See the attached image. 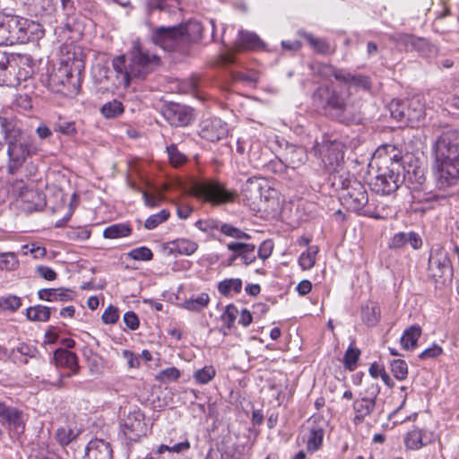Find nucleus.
I'll list each match as a JSON object with an SVG mask.
<instances>
[{
	"label": "nucleus",
	"mask_w": 459,
	"mask_h": 459,
	"mask_svg": "<svg viewBox=\"0 0 459 459\" xmlns=\"http://www.w3.org/2000/svg\"><path fill=\"white\" fill-rule=\"evenodd\" d=\"M209 301L210 298L207 293H200L186 299L182 307L190 311H200L208 306Z\"/></svg>",
	"instance_id": "41"
},
{
	"label": "nucleus",
	"mask_w": 459,
	"mask_h": 459,
	"mask_svg": "<svg viewBox=\"0 0 459 459\" xmlns=\"http://www.w3.org/2000/svg\"><path fill=\"white\" fill-rule=\"evenodd\" d=\"M22 305L21 299L17 296H8L0 298V309L15 311Z\"/></svg>",
	"instance_id": "58"
},
{
	"label": "nucleus",
	"mask_w": 459,
	"mask_h": 459,
	"mask_svg": "<svg viewBox=\"0 0 459 459\" xmlns=\"http://www.w3.org/2000/svg\"><path fill=\"white\" fill-rule=\"evenodd\" d=\"M325 421L316 417L307 420V449L313 453L319 449L324 437Z\"/></svg>",
	"instance_id": "21"
},
{
	"label": "nucleus",
	"mask_w": 459,
	"mask_h": 459,
	"mask_svg": "<svg viewBox=\"0 0 459 459\" xmlns=\"http://www.w3.org/2000/svg\"><path fill=\"white\" fill-rule=\"evenodd\" d=\"M402 177L403 182L410 184V187L413 189L419 188L426 181L424 169L420 167L414 168L412 170L408 169L406 173L402 174Z\"/></svg>",
	"instance_id": "35"
},
{
	"label": "nucleus",
	"mask_w": 459,
	"mask_h": 459,
	"mask_svg": "<svg viewBox=\"0 0 459 459\" xmlns=\"http://www.w3.org/2000/svg\"><path fill=\"white\" fill-rule=\"evenodd\" d=\"M421 334V328L419 325H411L407 328L401 337V345L405 350H413L417 345L418 339Z\"/></svg>",
	"instance_id": "33"
},
{
	"label": "nucleus",
	"mask_w": 459,
	"mask_h": 459,
	"mask_svg": "<svg viewBox=\"0 0 459 459\" xmlns=\"http://www.w3.org/2000/svg\"><path fill=\"white\" fill-rule=\"evenodd\" d=\"M169 217V212L168 210H161L156 214H152L147 218L144 223V227L147 230H153L160 223L166 221Z\"/></svg>",
	"instance_id": "55"
},
{
	"label": "nucleus",
	"mask_w": 459,
	"mask_h": 459,
	"mask_svg": "<svg viewBox=\"0 0 459 459\" xmlns=\"http://www.w3.org/2000/svg\"><path fill=\"white\" fill-rule=\"evenodd\" d=\"M181 33L182 31L178 26H160L154 30L152 41L164 50L170 51L182 42Z\"/></svg>",
	"instance_id": "17"
},
{
	"label": "nucleus",
	"mask_w": 459,
	"mask_h": 459,
	"mask_svg": "<svg viewBox=\"0 0 459 459\" xmlns=\"http://www.w3.org/2000/svg\"><path fill=\"white\" fill-rule=\"evenodd\" d=\"M127 256L135 261H150L153 257V253L147 247H140L128 252Z\"/></svg>",
	"instance_id": "56"
},
{
	"label": "nucleus",
	"mask_w": 459,
	"mask_h": 459,
	"mask_svg": "<svg viewBox=\"0 0 459 459\" xmlns=\"http://www.w3.org/2000/svg\"><path fill=\"white\" fill-rule=\"evenodd\" d=\"M310 69L314 74L320 76L322 79H329L333 76L337 80V74L342 69H338L332 65L315 62L310 65Z\"/></svg>",
	"instance_id": "36"
},
{
	"label": "nucleus",
	"mask_w": 459,
	"mask_h": 459,
	"mask_svg": "<svg viewBox=\"0 0 459 459\" xmlns=\"http://www.w3.org/2000/svg\"><path fill=\"white\" fill-rule=\"evenodd\" d=\"M7 30H9V43H26L43 35L40 24L21 16H7Z\"/></svg>",
	"instance_id": "6"
},
{
	"label": "nucleus",
	"mask_w": 459,
	"mask_h": 459,
	"mask_svg": "<svg viewBox=\"0 0 459 459\" xmlns=\"http://www.w3.org/2000/svg\"><path fill=\"white\" fill-rule=\"evenodd\" d=\"M74 291L65 288L41 289L38 291V297L41 300L49 302H65L74 299Z\"/></svg>",
	"instance_id": "29"
},
{
	"label": "nucleus",
	"mask_w": 459,
	"mask_h": 459,
	"mask_svg": "<svg viewBox=\"0 0 459 459\" xmlns=\"http://www.w3.org/2000/svg\"><path fill=\"white\" fill-rule=\"evenodd\" d=\"M119 318L117 307L109 306L106 308L102 315V320L105 324H115Z\"/></svg>",
	"instance_id": "64"
},
{
	"label": "nucleus",
	"mask_w": 459,
	"mask_h": 459,
	"mask_svg": "<svg viewBox=\"0 0 459 459\" xmlns=\"http://www.w3.org/2000/svg\"><path fill=\"white\" fill-rule=\"evenodd\" d=\"M161 115L172 126H186L195 119L194 109L186 105L170 102L161 108Z\"/></svg>",
	"instance_id": "15"
},
{
	"label": "nucleus",
	"mask_w": 459,
	"mask_h": 459,
	"mask_svg": "<svg viewBox=\"0 0 459 459\" xmlns=\"http://www.w3.org/2000/svg\"><path fill=\"white\" fill-rule=\"evenodd\" d=\"M349 89L344 91L325 84L319 86L313 94L314 104L325 113L338 119L344 117L348 109Z\"/></svg>",
	"instance_id": "3"
},
{
	"label": "nucleus",
	"mask_w": 459,
	"mask_h": 459,
	"mask_svg": "<svg viewBox=\"0 0 459 459\" xmlns=\"http://www.w3.org/2000/svg\"><path fill=\"white\" fill-rule=\"evenodd\" d=\"M370 393L368 395H361L356 398L352 404L354 411L353 423L359 425L364 422L366 418L372 415L377 407V398L380 392V387L377 385L370 386Z\"/></svg>",
	"instance_id": "14"
},
{
	"label": "nucleus",
	"mask_w": 459,
	"mask_h": 459,
	"mask_svg": "<svg viewBox=\"0 0 459 459\" xmlns=\"http://www.w3.org/2000/svg\"><path fill=\"white\" fill-rule=\"evenodd\" d=\"M1 133L4 134L7 144L10 142H17L25 139L22 136V129L19 123L13 119L4 117H0Z\"/></svg>",
	"instance_id": "28"
},
{
	"label": "nucleus",
	"mask_w": 459,
	"mask_h": 459,
	"mask_svg": "<svg viewBox=\"0 0 459 459\" xmlns=\"http://www.w3.org/2000/svg\"><path fill=\"white\" fill-rule=\"evenodd\" d=\"M26 421L27 416L22 410L0 401V424L7 429L12 438L24 433Z\"/></svg>",
	"instance_id": "10"
},
{
	"label": "nucleus",
	"mask_w": 459,
	"mask_h": 459,
	"mask_svg": "<svg viewBox=\"0 0 459 459\" xmlns=\"http://www.w3.org/2000/svg\"><path fill=\"white\" fill-rule=\"evenodd\" d=\"M55 131L65 135L73 136L77 133L75 124L72 121H61L55 125Z\"/></svg>",
	"instance_id": "61"
},
{
	"label": "nucleus",
	"mask_w": 459,
	"mask_h": 459,
	"mask_svg": "<svg viewBox=\"0 0 459 459\" xmlns=\"http://www.w3.org/2000/svg\"><path fill=\"white\" fill-rule=\"evenodd\" d=\"M189 448H190V443L186 440V441L175 444L171 446H169L167 445H160L155 451V454L162 455L166 452H168L169 454H171V453L180 454V453L188 451Z\"/></svg>",
	"instance_id": "53"
},
{
	"label": "nucleus",
	"mask_w": 459,
	"mask_h": 459,
	"mask_svg": "<svg viewBox=\"0 0 459 459\" xmlns=\"http://www.w3.org/2000/svg\"><path fill=\"white\" fill-rule=\"evenodd\" d=\"M390 39L395 42L401 49L412 51L415 49L419 38L411 34H396L390 36Z\"/></svg>",
	"instance_id": "42"
},
{
	"label": "nucleus",
	"mask_w": 459,
	"mask_h": 459,
	"mask_svg": "<svg viewBox=\"0 0 459 459\" xmlns=\"http://www.w3.org/2000/svg\"><path fill=\"white\" fill-rule=\"evenodd\" d=\"M16 65V57L13 54H8L0 49V85L16 87L22 80L26 78L28 74L23 77L13 74L11 69L14 71Z\"/></svg>",
	"instance_id": "19"
},
{
	"label": "nucleus",
	"mask_w": 459,
	"mask_h": 459,
	"mask_svg": "<svg viewBox=\"0 0 459 459\" xmlns=\"http://www.w3.org/2000/svg\"><path fill=\"white\" fill-rule=\"evenodd\" d=\"M314 148L332 179L335 174L347 172L343 169L344 145L341 142L325 139L321 143H316Z\"/></svg>",
	"instance_id": "4"
},
{
	"label": "nucleus",
	"mask_w": 459,
	"mask_h": 459,
	"mask_svg": "<svg viewBox=\"0 0 459 459\" xmlns=\"http://www.w3.org/2000/svg\"><path fill=\"white\" fill-rule=\"evenodd\" d=\"M333 185L342 190L341 200L349 210L359 212L368 204V197L364 185L349 172L335 174Z\"/></svg>",
	"instance_id": "2"
},
{
	"label": "nucleus",
	"mask_w": 459,
	"mask_h": 459,
	"mask_svg": "<svg viewBox=\"0 0 459 459\" xmlns=\"http://www.w3.org/2000/svg\"><path fill=\"white\" fill-rule=\"evenodd\" d=\"M227 248L232 252H238V255L241 257L243 263L247 265L255 262V245L243 242H230L227 244Z\"/></svg>",
	"instance_id": "30"
},
{
	"label": "nucleus",
	"mask_w": 459,
	"mask_h": 459,
	"mask_svg": "<svg viewBox=\"0 0 459 459\" xmlns=\"http://www.w3.org/2000/svg\"><path fill=\"white\" fill-rule=\"evenodd\" d=\"M158 62V57L155 55L150 56L139 46L134 47L128 64V73L131 74V79H144Z\"/></svg>",
	"instance_id": "12"
},
{
	"label": "nucleus",
	"mask_w": 459,
	"mask_h": 459,
	"mask_svg": "<svg viewBox=\"0 0 459 459\" xmlns=\"http://www.w3.org/2000/svg\"><path fill=\"white\" fill-rule=\"evenodd\" d=\"M147 430L144 414L138 409L129 411L120 423V431L128 443L139 441Z\"/></svg>",
	"instance_id": "11"
},
{
	"label": "nucleus",
	"mask_w": 459,
	"mask_h": 459,
	"mask_svg": "<svg viewBox=\"0 0 459 459\" xmlns=\"http://www.w3.org/2000/svg\"><path fill=\"white\" fill-rule=\"evenodd\" d=\"M264 185V180L260 178H249L247 179L241 187L243 200L250 206L256 204L258 201L262 200Z\"/></svg>",
	"instance_id": "22"
},
{
	"label": "nucleus",
	"mask_w": 459,
	"mask_h": 459,
	"mask_svg": "<svg viewBox=\"0 0 459 459\" xmlns=\"http://www.w3.org/2000/svg\"><path fill=\"white\" fill-rule=\"evenodd\" d=\"M26 316L31 321L46 322L50 317V308L41 305L30 307L27 309Z\"/></svg>",
	"instance_id": "43"
},
{
	"label": "nucleus",
	"mask_w": 459,
	"mask_h": 459,
	"mask_svg": "<svg viewBox=\"0 0 459 459\" xmlns=\"http://www.w3.org/2000/svg\"><path fill=\"white\" fill-rule=\"evenodd\" d=\"M429 271L432 277L441 278L452 271L451 261L447 252L439 245L434 246L429 254Z\"/></svg>",
	"instance_id": "16"
},
{
	"label": "nucleus",
	"mask_w": 459,
	"mask_h": 459,
	"mask_svg": "<svg viewBox=\"0 0 459 459\" xmlns=\"http://www.w3.org/2000/svg\"><path fill=\"white\" fill-rule=\"evenodd\" d=\"M414 50L417 51L421 56L427 58H432L437 55V47L429 42L424 38H419Z\"/></svg>",
	"instance_id": "45"
},
{
	"label": "nucleus",
	"mask_w": 459,
	"mask_h": 459,
	"mask_svg": "<svg viewBox=\"0 0 459 459\" xmlns=\"http://www.w3.org/2000/svg\"><path fill=\"white\" fill-rule=\"evenodd\" d=\"M77 436L78 432L70 427H60L56 432V439L62 446L69 445Z\"/></svg>",
	"instance_id": "48"
},
{
	"label": "nucleus",
	"mask_w": 459,
	"mask_h": 459,
	"mask_svg": "<svg viewBox=\"0 0 459 459\" xmlns=\"http://www.w3.org/2000/svg\"><path fill=\"white\" fill-rule=\"evenodd\" d=\"M78 79L74 80L72 69L67 63H62L48 74V86L52 91L72 93L76 90Z\"/></svg>",
	"instance_id": "13"
},
{
	"label": "nucleus",
	"mask_w": 459,
	"mask_h": 459,
	"mask_svg": "<svg viewBox=\"0 0 459 459\" xmlns=\"http://www.w3.org/2000/svg\"><path fill=\"white\" fill-rule=\"evenodd\" d=\"M199 135L210 142H219L228 134L227 124L218 117L203 119L199 124Z\"/></svg>",
	"instance_id": "18"
},
{
	"label": "nucleus",
	"mask_w": 459,
	"mask_h": 459,
	"mask_svg": "<svg viewBox=\"0 0 459 459\" xmlns=\"http://www.w3.org/2000/svg\"><path fill=\"white\" fill-rule=\"evenodd\" d=\"M385 160L391 161V167H386L378 173L375 178L373 186L376 192L382 195H390L395 192L403 183L401 173L402 170L403 171V168L399 163V158L396 154L393 157H386Z\"/></svg>",
	"instance_id": "8"
},
{
	"label": "nucleus",
	"mask_w": 459,
	"mask_h": 459,
	"mask_svg": "<svg viewBox=\"0 0 459 459\" xmlns=\"http://www.w3.org/2000/svg\"><path fill=\"white\" fill-rule=\"evenodd\" d=\"M434 175L437 185L446 189L459 180V132L450 128L444 131L434 146Z\"/></svg>",
	"instance_id": "1"
},
{
	"label": "nucleus",
	"mask_w": 459,
	"mask_h": 459,
	"mask_svg": "<svg viewBox=\"0 0 459 459\" xmlns=\"http://www.w3.org/2000/svg\"><path fill=\"white\" fill-rule=\"evenodd\" d=\"M216 375V370L213 366H204L203 368L196 370L194 373V379L199 385H206L212 381Z\"/></svg>",
	"instance_id": "47"
},
{
	"label": "nucleus",
	"mask_w": 459,
	"mask_h": 459,
	"mask_svg": "<svg viewBox=\"0 0 459 459\" xmlns=\"http://www.w3.org/2000/svg\"><path fill=\"white\" fill-rule=\"evenodd\" d=\"M318 247L316 246L308 247L306 252H303L299 258V263L303 270L311 269L316 263V255L318 253Z\"/></svg>",
	"instance_id": "46"
},
{
	"label": "nucleus",
	"mask_w": 459,
	"mask_h": 459,
	"mask_svg": "<svg viewBox=\"0 0 459 459\" xmlns=\"http://www.w3.org/2000/svg\"><path fill=\"white\" fill-rule=\"evenodd\" d=\"M113 68L117 74V86L127 87L130 84L131 74L128 73V65H126L124 56H117L112 62Z\"/></svg>",
	"instance_id": "31"
},
{
	"label": "nucleus",
	"mask_w": 459,
	"mask_h": 459,
	"mask_svg": "<svg viewBox=\"0 0 459 459\" xmlns=\"http://www.w3.org/2000/svg\"><path fill=\"white\" fill-rule=\"evenodd\" d=\"M263 47V41L255 33L240 30L238 39L234 42L233 49L235 52H240L245 50H255Z\"/></svg>",
	"instance_id": "24"
},
{
	"label": "nucleus",
	"mask_w": 459,
	"mask_h": 459,
	"mask_svg": "<svg viewBox=\"0 0 459 459\" xmlns=\"http://www.w3.org/2000/svg\"><path fill=\"white\" fill-rule=\"evenodd\" d=\"M304 37L316 53L325 55L331 52V47L325 39L315 38L311 34H305Z\"/></svg>",
	"instance_id": "49"
},
{
	"label": "nucleus",
	"mask_w": 459,
	"mask_h": 459,
	"mask_svg": "<svg viewBox=\"0 0 459 459\" xmlns=\"http://www.w3.org/2000/svg\"><path fill=\"white\" fill-rule=\"evenodd\" d=\"M359 355L360 351L359 349L354 348L352 345L349 346L343 357V364L345 368L351 371L354 370L357 367Z\"/></svg>",
	"instance_id": "50"
},
{
	"label": "nucleus",
	"mask_w": 459,
	"mask_h": 459,
	"mask_svg": "<svg viewBox=\"0 0 459 459\" xmlns=\"http://www.w3.org/2000/svg\"><path fill=\"white\" fill-rule=\"evenodd\" d=\"M379 317L380 309L377 305L373 303H368L362 307L361 318L362 321L368 326L377 325Z\"/></svg>",
	"instance_id": "39"
},
{
	"label": "nucleus",
	"mask_w": 459,
	"mask_h": 459,
	"mask_svg": "<svg viewBox=\"0 0 459 459\" xmlns=\"http://www.w3.org/2000/svg\"><path fill=\"white\" fill-rule=\"evenodd\" d=\"M113 450L108 442L103 439L91 440L85 449L83 459H112Z\"/></svg>",
	"instance_id": "23"
},
{
	"label": "nucleus",
	"mask_w": 459,
	"mask_h": 459,
	"mask_svg": "<svg viewBox=\"0 0 459 459\" xmlns=\"http://www.w3.org/2000/svg\"><path fill=\"white\" fill-rule=\"evenodd\" d=\"M238 314V310L234 305L227 306L225 311L221 315V321L223 322V325L228 328H231L235 323Z\"/></svg>",
	"instance_id": "60"
},
{
	"label": "nucleus",
	"mask_w": 459,
	"mask_h": 459,
	"mask_svg": "<svg viewBox=\"0 0 459 459\" xmlns=\"http://www.w3.org/2000/svg\"><path fill=\"white\" fill-rule=\"evenodd\" d=\"M122 357L126 361L129 368H138L141 366L140 356L134 353L129 350H124L122 351Z\"/></svg>",
	"instance_id": "63"
},
{
	"label": "nucleus",
	"mask_w": 459,
	"mask_h": 459,
	"mask_svg": "<svg viewBox=\"0 0 459 459\" xmlns=\"http://www.w3.org/2000/svg\"><path fill=\"white\" fill-rule=\"evenodd\" d=\"M9 193L21 202V208L26 212L41 210L46 205L44 195L22 179L12 181Z\"/></svg>",
	"instance_id": "5"
},
{
	"label": "nucleus",
	"mask_w": 459,
	"mask_h": 459,
	"mask_svg": "<svg viewBox=\"0 0 459 459\" xmlns=\"http://www.w3.org/2000/svg\"><path fill=\"white\" fill-rule=\"evenodd\" d=\"M178 27H180V30L182 31V41H197L202 38L204 27L199 22L195 20L189 21L185 24H180Z\"/></svg>",
	"instance_id": "32"
},
{
	"label": "nucleus",
	"mask_w": 459,
	"mask_h": 459,
	"mask_svg": "<svg viewBox=\"0 0 459 459\" xmlns=\"http://www.w3.org/2000/svg\"><path fill=\"white\" fill-rule=\"evenodd\" d=\"M178 0H147L146 6L149 11L154 9L164 10L167 6H175Z\"/></svg>",
	"instance_id": "62"
},
{
	"label": "nucleus",
	"mask_w": 459,
	"mask_h": 459,
	"mask_svg": "<svg viewBox=\"0 0 459 459\" xmlns=\"http://www.w3.org/2000/svg\"><path fill=\"white\" fill-rule=\"evenodd\" d=\"M406 108H403L398 114L393 111V117L397 120L407 119L414 122L420 121L426 115V108L423 97L420 95L413 96L405 103Z\"/></svg>",
	"instance_id": "20"
},
{
	"label": "nucleus",
	"mask_w": 459,
	"mask_h": 459,
	"mask_svg": "<svg viewBox=\"0 0 459 459\" xmlns=\"http://www.w3.org/2000/svg\"><path fill=\"white\" fill-rule=\"evenodd\" d=\"M171 248L184 255H193L198 248V244L187 238H178L171 241Z\"/></svg>",
	"instance_id": "38"
},
{
	"label": "nucleus",
	"mask_w": 459,
	"mask_h": 459,
	"mask_svg": "<svg viewBox=\"0 0 459 459\" xmlns=\"http://www.w3.org/2000/svg\"><path fill=\"white\" fill-rule=\"evenodd\" d=\"M180 377V371L175 368H167L161 370L156 377V379L160 382H174Z\"/></svg>",
	"instance_id": "59"
},
{
	"label": "nucleus",
	"mask_w": 459,
	"mask_h": 459,
	"mask_svg": "<svg viewBox=\"0 0 459 459\" xmlns=\"http://www.w3.org/2000/svg\"><path fill=\"white\" fill-rule=\"evenodd\" d=\"M54 360L57 367L65 368L71 371L67 374V377L78 372V358L75 353L66 349H57L54 353Z\"/></svg>",
	"instance_id": "26"
},
{
	"label": "nucleus",
	"mask_w": 459,
	"mask_h": 459,
	"mask_svg": "<svg viewBox=\"0 0 459 459\" xmlns=\"http://www.w3.org/2000/svg\"><path fill=\"white\" fill-rule=\"evenodd\" d=\"M39 152V148L34 140L25 138L17 142H10L7 144V173L14 175L29 157L36 155Z\"/></svg>",
	"instance_id": "7"
},
{
	"label": "nucleus",
	"mask_w": 459,
	"mask_h": 459,
	"mask_svg": "<svg viewBox=\"0 0 459 459\" xmlns=\"http://www.w3.org/2000/svg\"><path fill=\"white\" fill-rule=\"evenodd\" d=\"M391 371L398 380H404L408 376V366L403 359H394L391 362Z\"/></svg>",
	"instance_id": "52"
},
{
	"label": "nucleus",
	"mask_w": 459,
	"mask_h": 459,
	"mask_svg": "<svg viewBox=\"0 0 459 459\" xmlns=\"http://www.w3.org/2000/svg\"><path fill=\"white\" fill-rule=\"evenodd\" d=\"M337 81L344 83L348 88L355 87L363 91H368L371 87V80L368 76L360 74H351L342 69L337 74Z\"/></svg>",
	"instance_id": "25"
},
{
	"label": "nucleus",
	"mask_w": 459,
	"mask_h": 459,
	"mask_svg": "<svg viewBox=\"0 0 459 459\" xmlns=\"http://www.w3.org/2000/svg\"><path fill=\"white\" fill-rule=\"evenodd\" d=\"M283 159L286 167L295 169L306 163L307 156L303 147L290 145L285 150Z\"/></svg>",
	"instance_id": "27"
},
{
	"label": "nucleus",
	"mask_w": 459,
	"mask_h": 459,
	"mask_svg": "<svg viewBox=\"0 0 459 459\" xmlns=\"http://www.w3.org/2000/svg\"><path fill=\"white\" fill-rule=\"evenodd\" d=\"M19 266V261L14 253H0V269L13 271Z\"/></svg>",
	"instance_id": "51"
},
{
	"label": "nucleus",
	"mask_w": 459,
	"mask_h": 459,
	"mask_svg": "<svg viewBox=\"0 0 459 459\" xmlns=\"http://www.w3.org/2000/svg\"><path fill=\"white\" fill-rule=\"evenodd\" d=\"M124 105L117 100L106 102L100 108L101 115L107 119L117 118L124 113Z\"/></svg>",
	"instance_id": "37"
},
{
	"label": "nucleus",
	"mask_w": 459,
	"mask_h": 459,
	"mask_svg": "<svg viewBox=\"0 0 459 459\" xmlns=\"http://www.w3.org/2000/svg\"><path fill=\"white\" fill-rule=\"evenodd\" d=\"M167 153L170 163L174 167L181 166L186 161V155L180 152L177 145L174 143H171L167 147Z\"/></svg>",
	"instance_id": "54"
},
{
	"label": "nucleus",
	"mask_w": 459,
	"mask_h": 459,
	"mask_svg": "<svg viewBox=\"0 0 459 459\" xmlns=\"http://www.w3.org/2000/svg\"><path fill=\"white\" fill-rule=\"evenodd\" d=\"M189 194L214 204L230 203L235 195L225 189L221 185L212 181L195 182L189 189Z\"/></svg>",
	"instance_id": "9"
},
{
	"label": "nucleus",
	"mask_w": 459,
	"mask_h": 459,
	"mask_svg": "<svg viewBox=\"0 0 459 459\" xmlns=\"http://www.w3.org/2000/svg\"><path fill=\"white\" fill-rule=\"evenodd\" d=\"M220 230L225 234L226 236H229L230 238H234L237 239H248L250 238V236L247 234L246 232L242 231L240 229L236 228L230 224L224 223L221 226Z\"/></svg>",
	"instance_id": "57"
},
{
	"label": "nucleus",
	"mask_w": 459,
	"mask_h": 459,
	"mask_svg": "<svg viewBox=\"0 0 459 459\" xmlns=\"http://www.w3.org/2000/svg\"><path fill=\"white\" fill-rule=\"evenodd\" d=\"M242 290V281L239 278L225 279L219 282L218 290L223 296L239 293Z\"/></svg>",
	"instance_id": "40"
},
{
	"label": "nucleus",
	"mask_w": 459,
	"mask_h": 459,
	"mask_svg": "<svg viewBox=\"0 0 459 459\" xmlns=\"http://www.w3.org/2000/svg\"><path fill=\"white\" fill-rule=\"evenodd\" d=\"M132 230L128 223H115L104 230L103 237L109 239L126 238L132 234Z\"/></svg>",
	"instance_id": "34"
},
{
	"label": "nucleus",
	"mask_w": 459,
	"mask_h": 459,
	"mask_svg": "<svg viewBox=\"0 0 459 459\" xmlns=\"http://www.w3.org/2000/svg\"><path fill=\"white\" fill-rule=\"evenodd\" d=\"M404 444L408 449L418 450L421 448L426 445L423 441L422 431L420 429H413L408 432L404 438Z\"/></svg>",
	"instance_id": "44"
}]
</instances>
